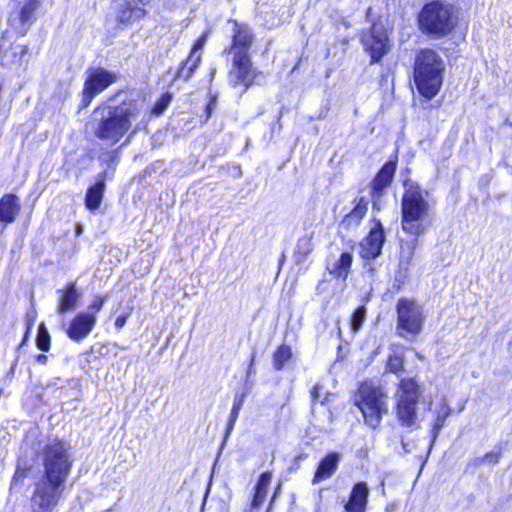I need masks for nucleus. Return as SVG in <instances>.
I'll return each mask as SVG.
<instances>
[{
	"label": "nucleus",
	"mask_w": 512,
	"mask_h": 512,
	"mask_svg": "<svg viewBox=\"0 0 512 512\" xmlns=\"http://www.w3.org/2000/svg\"><path fill=\"white\" fill-rule=\"evenodd\" d=\"M43 474L34 483L30 498L31 512H52L65 490L73 458L70 446L61 440H50L41 452Z\"/></svg>",
	"instance_id": "f257e3e1"
},
{
	"label": "nucleus",
	"mask_w": 512,
	"mask_h": 512,
	"mask_svg": "<svg viewBox=\"0 0 512 512\" xmlns=\"http://www.w3.org/2000/svg\"><path fill=\"white\" fill-rule=\"evenodd\" d=\"M111 99L96 107L91 115V127L96 138L114 146L127 136L126 142L148 123L144 101L128 99L112 105Z\"/></svg>",
	"instance_id": "f03ea898"
},
{
	"label": "nucleus",
	"mask_w": 512,
	"mask_h": 512,
	"mask_svg": "<svg viewBox=\"0 0 512 512\" xmlns=\"http://www.w3.org/2000/svg\"><path fill=\"white\" fill-rule=\"evenodd\" d=\"M402 196V229L416 237L432 224L433 201L430 193L412 180L404 182Z\"/></svg>",
	"instance_id": "7ed1b4c3"
},
{
	"label": "nucleus",
	"mask_w": 512,
	"mask_h": 512,
	"mask_svg": "<svg viewBox=\"0 0 512 512\" xmlns=\"http://www.w3.org/2000/svg\"><path fill=\"white\" fill-rule=\"evenodd\" d=\"M445 64L432 49H422L415 57L414 82L418 92L427 99L438 94L443 83Z\"/></svg>",
	"instance_id": "20e7f679"
},
{
	"label": "nucleus",
	"mask_w": 512,
	"mask_h": 512,
	"mask_svg": "<svg viewBox=\"0 0 512 512\" xmlns=\"http://www.w3.org/2000/svg\"><path fill=\"white\" fill-rule=\"evenodd\" d=\"M457 24V16L451 4L432 1L419 14V26L427 34L442 37L451 33Z\"/></svg>",
	"instance_id": "39448f33"
},
{
	"label": "nucleus",
	"mask_w": 512,
	"mask_h": 512,
	"mask_svg": "<svg viewBox=\"0 0 512 512\" xmlns=\"http://www.w3.org/2000/svg\"><path fill=\"white\" fill-rule=\"evenodd\" d=\"M355 403L365 423L373 429L380 425L382 417L388 412L387 395L374 382H363L360 385Z\"/></svg>",
	"instance_id": "423d86ee"
},
{
	"label": "nucleus",
	"mask_w": 512,
	"mask_h": 512,
	"mask_svg": "<svg viewBox=\"0 0 512 512\" xmlns=\"http://www.w3.org/2000/svg\"><path fill=\"white\" fill-rule=\"evenodd\" d=\"M420 387L413 378L400 380L394 395L396 401V415L404 427H412L417 420V404L420 397Z\"/></svg>",
	"instance_id": "0eeeda50"
},
{
	"label": "nucleus",
	"mask_w": 512,
	"mask_h": 512,
	"mask_svg": "<svg viewBox=\"0 0 512 512\" xmlns=\"http://www.w3.org/2000/svg\"><path fill=\"white\" fill-rule=\"evenodd\" d=\"M397 311V332L401 337L413 338L423 327L424 316L422 307L414 300L399 299Z\"/></svg>",
	"instance_id": "6e6552de"
},
{
	"label": "nucleus",
	"mask_w": 512,
	"mask_h": 512,
	"mask_svg": "<svg viewBox=\"0 0 512 512\" xmlns=\"http://www.w3.org/2000/svg\"><path fill=\"white\" fill-rule=\"evenodd\" d=\"M116 78L115 74L103 68L90 69L84 83L83 106H88L91 100L114 83Z\"/></svg>",
	"instance_id": "1a4fd4ad"
},
{
	"label": "nucleus",
	"mask_w": 512,
	"mask_h": 512,
	"mask_svg": "<svg viewBox=\"0 0 512 512\" xmlns=\"http://www.w3.org/2000/svg\"><path fill=\"white\" fill-rule=\"evenodd\" d=\"M149 0H113L112 9L117 23L130 25L146 15Z\"/></svg>",
	"instance_id": "9d476101"
},
{
	"label": "nucleus",
	"mask_w": 512,
	"mask_h": 512,
	"mask_svg": "<svg viewBox=\"0 0 512 512\" xmlns=\"http://www.w3.org/2000/svg\"><path fill=\"white\" fill-rule=\"evenodd\" d=\"M255 75L249 54L233 56V65L230 70L229 81L234 88L242 85L244 87L243 91H246L247 88L252 85Z\"/></svg>",
	"instance_id": "9b49d317"
},
{
	"label": "nucleus",
	"mask_w": 512,
	"mask_h": 512,
	"mask_svg": "<svg viewBox=\"0 0 512 512\" xmlns=\"http://www.w3.org/2000/svg\"><path fill=\"white\" fill-rule=\"evenodd\" d=\"M41 6L40 0H26L19 4L17 11L9 18L10 26L20 35H25L35 20V13Z\"/></svg>",
	"instance_id": "f8f14e48"
},
{
	"label": "nucleus",
	"mask_w": 512,
	"mask_h": 512,
	"mask_svg": "<svg viewBox=\"0 0 512 512\" xmlns=\"http://www.w3.org/2000/svg\"><path fill=\"white\" fill-rule=\"evenodd\" d=\"M385 242L384 229L381 222L373 219L369 234L360 243V256L363 259H375L382 251Z\"/></svg>",
	"instance_id": "ddd939ff"
},
{
	"label": "nucleus",
	"mask_w": 512,
	"mask_h": 512,
	"mask_svg": "<svg viewBox=\"0 0 512 512\" xmlns=\"http://www.w3.org/2000/svg\"><path fill=\"white\" fill-rule=\"evenodd\" d=\"M362 43L371 55L372 62L379 61L388 49V37L383 27L373 24L370 31L362 36Z\"/></svg>",
	"instance_id": "4468645a"
},
{
	"label": "nucleus",
	"mask_w": 512,
	"mask_h": 512,
	"mask_svg": "<svg viewBox=\"0 0 512 512\" xmlns=\"http://www.w3.org/2000/svg\"><path fill=\"white\" fill-rule=\"evenodd\" d=\"M6 31L0 45V63L9 68H20L28 62V47L22 44L6 45Z\"/></svg>",
	"instance_id": "2eb2a0df"
},
{
	"label": "nucleus",
	"mask_w": 512,
	"mask_h": 512,
	"mask_svg": "<svg viewBox=\"0 0 512 512\" xmlns=\"http://www.w3.org/2000/svg\"><path fill=\"white\" fill-rule=\"evenodd\" d=\"M96 324V317L92 313H79L70 323L67 329L68 337L76 342L86 338Z\"/></svg>",
	"instance_id": "dca6fc26"
},
{
	"label": "nucleus",
	"mask_w": 512,
	"mask_h": 512,
	"mask_svg": "<svg viewBox=\"0 0 512 512\" xmlns=\"http://www.w3.org/2000/svg\"><path fill=\"white\" fill-rule=\"evenodd\" d=\"M369 488L365 482L356 483L348 499L342 498L341 503L346 512H365L368 504Z\"/></svg>",
	"instance_id": "f3484780"
},
{
	"label": "nucleus",
	"mask_w": 512,
	"mask_h": 512,
	"mask_svg": "<svg viewBox=\"0 0 512 512\" xmlns=\"http://www.w3.org/2000/svg\"><path fill=\"white\" fill-rule=\"evenodd\" d=\"M232 23L233 42L230 52L233 53V55L248 54L254 39L251 29L247 25L240 24L237 21H233Z\"/></svg>",
	"instance_id": "a211bd4d"
},
{
	"label": "nucleus",
	"mask_w": 512,
	"mask_h": 512,
	"mask_svg": "<svg viewBox=\"0 0 512 512\" xmlns=\"http://www.w3.org/2000/svg\"><path fill=\"white\" fill-rule=\"evenodd\" d=\"M396 171V162L388 161L384 164L372 182L373 206H377V199L382 195V191L387 188L394 177Z\"/></svg>",
	"instance_id": "6ab92c4d"
},
{
	"label": "nucleus",
	"mask_w": 512,
	"mask_h": 512,
	"mask_svg": "<svg viewBox=\"0 0 512 512\" xmlns=\"http://www.w3.org/2000/svg\"><path fill=\"white\" fill-rule=\"evenodd\" d=\"M352 262V253L342 252L338 257L334 255L329 256L326 262V268L334 277L346 280L349 275Z\"/></svg>",
	"instance_id": "aec40b11"
},
{
	"label": "nucleus",
	"mask_w": 512,
	"mask_h": 512,
	"mask_svg": "<svg viewBox=\"0 0 512 512\" xmlns=\"http://www.w3.org/2000/svg\"><path fill=\"white\" fill-rule=\"evenodd\" d=\"M57 295V312L59 314H64L67 311L74 310L81 298V293L76 289L75 282H70L65 288L57 290Z\"/></svg>",
	"instance_id": "412c9836"
},
{
	"label": "nucleus",
	"mask_w": 512,
	"mask_h": 512,
	"mask_svg": "<svg viewBox=\"0 0 512 512\" xmlns=\"http://www.w3.org/2000/svg\"><path fill=\"white\" fill-rule=\"evenodd\" d=\"M340 461V454L336 452L329 453L323 458L313 477V484L329 479L336 471Z\"/></svg>",
	"instance_id": "4be33fe9"
},
{
	"label": "nucleus",
	"mask_w": 512,
	"mask_h": 512,
	"mask_svg": "<svg viewBox=\"0 0 512 512\" xmlns=\"http://www.w3.org/2000/svg\"><path fill=\"white\" fill-rule=\"evenodd\" d=\"M19 212L20 205L15 195L6 194L0 199V222L12 223Z\"/></svg>",
	"instance_id": "5701e85b"
},
{
	"label": "nucleus",
	"mask_w": 512,
	"mask_h": 512,
	"mask_svg": "<svg viewBox=\"0 0 512 512\" xmlns=\"http://www.w3.org/2000/svg\"><path fill=\"white\" fill-rule=\"evenodd\" d=\"M105 190V181L101 176L94 186L90 187L86 193L85 197V205L87 209L90 211L97 210L100 207V204L103 199V194Z\"/></svg>",
	"instance_id": "b1692460"
},
{
	"label": "nucleus",
	"mask_w": 512,
	"mask_h": 512,
	"mask_svg": "<svg viewBox=\"0 0 512 512\" xmlns=\"http://www.w3.org/2000/svg\"><path fill=\"white\" fill-rule=\"evenodd\" d=\"M417 244V238L405 241L401 244L399 256V268L401 271H404L405 273L408 272L415 254Z\"/></svg>",
	"instance_id": "393cba45"
},
{
	"label": "nucleus",
	"mask_w": 512,
	"mask_h": 512,
	"mask_svg": "<svg viewBox=\"0 0 512 512\" xmlns=\"http://www.w3.org/2000/svg\"><path fill=\"white\" fill-rule=\"evenodd\" d=\"M272 480V473L264 472L261 474L256 485V491L253 497L252 506L257 508L261 506L267 496L268 487Z\"/></svg>",
	"instance_id": "a878e982"
},
{
	"label": "nucleus",
	"mask_w": 512,
	"mask_h": 512,
	"mask_svg": "<svg viewBox=\"0 0 512 512\" xmlns=\"http://www.w3.org/2000/svg\"><path fill=\"white\" fill-rule=\"evenodd\" d=\"M200 62L201 54L190 53L186 61L181 63V66L177 71L176 78H182L184 80L190 79Z\"/></svg>",
	"instance_id": "bb28decb"
},
{
	"label": "nucleus",
	"mask_w": 512,
	"mask_h": 512,
	"mask_svg": "<svg viewBox=\"0 0 512 512\" xmlns=\"http://www.w3.org/2000/svg\"><path fill=\"white\" fill-rule=\"evenodd\" d=\"M449 414H450V408L445 402H443L440 406V409L437 411V415H436L434 425H433V428L431 431L432 439L429 444L428 454L430 453V451L436 441V438L438 437L442 427L444 426V422L447 419V417L449 416Z\"/></svg>",
	"instance_id": "cd10ccee"
},
{
	"label": "nucleus",
	"mask_w": 512,
	"mask_h": 512,
	"mask_svg": "<svg viewBox=\"0 0 512 512\" xmlns=\"http://www.w3.org/2000/svg\"><path fill=\"white\" fill-rule=\"evenodd\" d=\"M312 240L313 233L306 234L298 240L295 248L297 262H302L313 251L314 245Z\"/></svg>",
	"instance_id": "c85d7f7f"
},
{
	"label": "nucleus",
	"mask_w": 512,
	"mask_h": 512,
	"mask_svg": "<svg viewBox=\"0 0 512 512\" xmlns=\"http://www.w3.org/2000/svg\"><path fill=\"white\" fill-rule=\"evenodd\" d=\"M368 201L361 197L356 201L354 209L346 216L349 223L358 224L367 212Z\"/></svg>",
	"instance_id": "c756f323"
},
{
	"label": "nucleus",
	"mask_w": 512,
	"mask_h": 512,
	"mask_svg": "<svg viewBox=\"0 0 512 512\" xmlns=\"http://www.w3.org/2000/svg\"><path fill=\"white\" fill-rule=\"evenodd\" d=\"M292 356L290 347L280 346L273 356V364L276 370H281Z\"/></svg>",
	"instance_id": "7c9ffc66"
},
{
	"label": "nucleus",
	"mask_w": 512,
	"mask_h": 512,
	"mask_svg": "<svg viewBox=\"0 0 512 512\" xmlns=\"http://www.w3.org/2000/svg\"><path fill=\"white\" fill-rule=\"evenodd\" d=\"M51 338L49 332L44 323H41L38 327V333L36 337V345L42 351H48L50 349Z\"/></svg>",
	"instance_id": "2f4dec72"
},
{
	"label": "nucleus",
	"mask_w": 512,
	"mask_h": 512,
	"mask_svg": "<svg viewBox=\"0 0 512 512\" xmlns=\"http://www.w3.org/2000/svg\"><path fill=\"white\" fill-rule=\"evenodd\" d=\"M403 364H404L403 356L400 354L394 353L389 356V359L387 362V367L390 372H392L394 374H398L400 371L403 370Z\"/></svg>",
	"instance_id": "473e14b6"
},
{
	"label": "nucleus",
	"mask_w": 512,
	"mask_h": 512,
	"mask_svg": "<svg viewBox=\"0 0 512 512\" xmlns=\"http://www.w3.org/2000/svg\"><path fill=\"white\" fill-rule=\"evenodd\" d=\"M365 316H366L365 307L362 306L355 310V312L353 313L352 319H351V328L354 332H357L361 328V326L364 322Z\"/></svg>",
	"instance_id": "72a5a7b5"
},
{
	"label": "nucleus",
	"mask_w": 512,
	"mask_h": 512,
	"mask_svg": "<svg viewBox=\"0 0 512 512\" xmlns=\"http://www.w3.org/2000/svg\"><path fill=\"white\" fill-rule=\"evenodd\" d=\"M171 95L166 93L164 95H162V97L156 102L154 108H153V113L157 116L161 115L165 109L168 107V105L170 104L171 102Z\"/></svg>",
	"instance_id": "f704fd0d"
},
{
	"label": "nucleus",
	"mask_w": 512,
	"mask_h": 512,
	"mask_svg": "<svg viewBox=\"0 0 512 512\" xmlns=\"http://www.w3.org/2000/svg\"><path fill=\"white\" fill-rule=\"evenodd\" d=\"M105 301L106 297L96 296L89 305L86 313H92L96 317L97 313L102 309Z\"/></svg>",
	"instance_id": "c9c22d12"
},
{
	"label": "nucleus",
	"mask_w": 512,
	"mask_h": 512,
	"mask_svg": "<svg viewBox=\"0 0 512 512\" xmlns=\"http://www.w3.org/2000/svg\"><path fill=\"white\" fill-rule=\"evenodd\" d=\"M243 402H244V395H236L235 396L230 416L238 418L240 410L242 409V406H243Z\"/></svg>",
	"instance_id": "e433bc0d"
},
{
	"label": "nucleus",
	"mask_w": 512,
	"mask_h": 512,
	"mask_svg": "<svg viewBox=\"0 0 512 512\" xmlns=\"http://www.w3.org/2000/svg\"><path fill=\"white\" fill-rule=\"evenodd\" d=\"M207 38H208V32H204L194 43L190 53L201 54L200 51L203 49L204 45L206 44Z\"/></svg>",
	"instance_id": "4c0bfd02"
},
{
	"label": "nucleus",
	"mask_w": 512,
	"mask_h": 512,
	"mask_svg": "<svg viewBox=\"0 0 512 512\" xmlns=\"http://www.w3.org/2000/svg\"><path fill=\"white\" fill-rule=\"evenodd\" d=\"M27 471L24 468L17 467L14 476L12 478L11 486H14L19 481H23L26 478Z\"/></svg>",
	"instance_id": "58836bf2"
},
{
	"label": "nucleus",
	"mask_w": 512,
	"mask_h": 512,
	"mask_svg": "<svg viewBox=\"0 0 512 512\" xmlns=\"http://www.w3.org/2000/svg\"><path fill=\"white\" fill-rule=\"evenodd\" d=\"M486 461H488L490 463H497L498 462V457L493 455V454H491V453H488V454L484 455L483 457L477 458L475 460V462L477 464H481V463H484Z\"/></svg>",
	"instance_id": "ea45409f"
},
{
	"label": "nucleus",
	"mask_w": 512,
	"mask_h": 512,
	"mask_svg": "<svg viewBox=\"0 0 512 512\" xmlns=\"http://www.w3.org/2000/svg\"><path fill=\"white\" fill-rule=\"evenodd\" d=\"M215 106H216V97L211 96L210 101L208 102L206 109H205L206 119H208L211 116L213 110L215 109Z\"/></svg>",
	"instance_id": "a19ab883"
},
{
	"label": "nucleus",
	"mask_w": 512,
	"mask_h": 512,
	"mask_svg": "<svg viewBox=\"0 0 512 512\" xmlns=\"http://www.w3.org/2000/svg\"><path fill=\"white\" fill-rule=\"evenodd\" d=\"M236 421H237V417H233V416L229 417V420L227 423V428H226V433H225V439L231 434L232 430L234 429Z\"/></svg>",
	"instance_id": "79ce46f5"
},
{
	"label": "nucleus",
	"mask_w": 512,
	"mask_h": 512,
	"mask_svg": "<svg viewBox=\"0 0 512 512\" xmlns=\"http://www.w3.org/2000/svg\"><path fill=\"white\" fill-rule=\"evenodd\" d=\"M127 317H128L127 315H122V316L117 317V319L115 320V327L117 329L123 328L124 325L126 324Z\"/></svg>",
	"instance_id": "37998d69"
},
{
	"label": "nucleus",
	"mask_w": 512,
	"mask_h": 512,
	"mask_svg": "<svg viewBox=\"0 0 512 512\" xmlns=\"http://www.w3.org/2000/svg\"><path fill=\"white\" fill-rule=\"evenodd\" d=\"M321 389H322V387H321L320 385H318V384H316V385L313 387V389H312V391H311V397H312V400H313V401L318 400V398H319V392H320V390H321Z\"/></svg>",
	"instance_id": "c03bdc74"
},
{
	"label": "nucleus",
	"mask_w": 512,
	"mask_h": 512,
	"mask_svg": "<svg viewBox=\"0 0 512 512\" xmlns=\"http://www.w3.org/2000/svg\"><path fill=\"white\" fill-rule=\"evenodd\" d=\"M33 321H34V318H33V317H32L30 320H28V323H27V331H26V333H25V335H24V338H23V340H22L21 345H24V344H25V342L27 341V339H28V335H29V331H30V329H31V327H32V325H33Z\"/></svg>",
	"instance_id": "a18cd8bd"
},
{
	"label": "nucleus",
	"mask_w": 512,
	"mask_h": 512,
	"mask_svg": "<svg viewBox=\"0 0 512 512\" xmlns=\"http://www.w3.org/2000/svg\"><path fill=\"white\" fill-rule=\"evenodd\" d=\"M254 361H255V354L252 355V358H251V361H250V365H249V367L247 369V377H249L252 373H255Z\"/></svg>",
	"instance_id": "49530a36"
},
{
	"label": "nucleus",
	"mask_w": 512,
	"mask_h": 512,
	"mask_svg": "<svg viewBox=\"0 0 512 512\" xmlns=\"http://www.w3.org/2000/svg\"><path fill=\"white\" fill-rule=\"evenodd\" d=\"M36 360H37V362H38V363H40V364L44 365V364H46V362H47L48 358H47V356H46V355H44V354H39V355L36 357Z\"/></svg>",
	"instance_id": "de8ad7c7"
},
{
	"label": "nucleus",
	"mask_w": 512,
	"mask_h": 512,
	"mask_svg": "<svg viewBox=\"0 0 512 512\" xmlns=\"http://www.w3.org/2000/svg\"><path fill=\"white\" fill-rule=\"evenodd\" d=\"M402 448L404 450V453H410L411 452V449L408 448V444L405 443L403 440H402Z\"/></svg>",
	"instance_id": "09e8293b"
},
{
	"label": "nucleus",
	"mask_w": 512,
	"mask_h": 512,
	"mask_svg": "<svg viewBox=\"0 0 512 512\" xmlns=\"http://www.w3.org/2000/svg\"><path fill=\"white\" fill-rule=\"evenodd\" d=\"M370 11H371V8H368V11H367V17L369 16Z\"/></svg>",
	"instance_id": "8fccbe9b"
}]
</instances>
